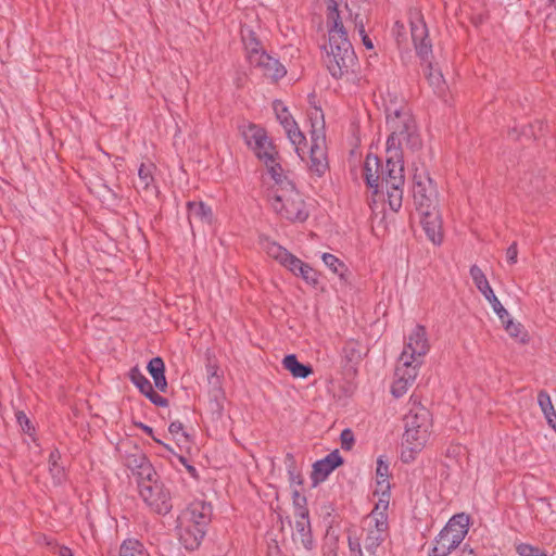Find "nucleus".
<instances>
[{
	"mask_svg": "<svg viewBox=\"0 0 556 556\" xmlns=\"http://www.w3.org/2000/svg\"><path fill=\"white\" fill-rule=\"evenodd\" d=\"M401 459L410 463L427 445L432 432V417L429 409L417 399L410 397L408 410L404 416Z\"/></svg>",
	"mask_w": 556,
	"mask_h": 556,
	"instance_id": "f257e3e1",
	"label": "nucleus"
},
{
	"mask_svg": "<svg viewBox=\"0 0 556 556\" xmlns=\"http://www.w3.org/2000/svg\"><path fill=\"white\" fill-rule=\"evenodd\" d=\"M387 124L391 131L387 140V161L402 162L404 149L416 151L421 147L415 119L407 108L389 109Z\"/></svg>",
	"mask_w": 556,
	"mask_h": 556,
	"instance_id": "f03ea898",
	"label": "nucleus"
},
{
	"mask_svg": "<svg viewBox=\"0 0 556 556\" xmlns=\"http://www.w3.org/2000/svg\"><path fill=\"white\" fill-rule=\"evenodd\" d=\"M325 62L333 78L353 83L358 79L359 64L350 41L328 42Z\"/></svg>",
	"mask_w": 556,
	"mask_h": 556,
	"instance_id": "7ed1b4c3",
	"label": "nucleus"
},
{
	"mask_svg": "<svg viewBox=\"0 0 556 556\" xmlns=\"http://www.w3.org/2000/svg\"><path fill=\"white\" fill-rule=\"evenodd\" d=\"M410 33L417 54L425 62H428L426 76L430 86L439 97H444L447 89L446 83L441 71L434 68L432 63L429 61L432 49L431 43L428 41V29L422 18L416 16V18L410 22Z\"/></svg>",
	"mask_w": 556,
	"mask_h": 556,
	"instance_id": "20e7f679",
	"label": "nucleus"
},
{
	"mask_svg": "<svg viewBox=\"0 0 556 556\" xmlns=\"http://www.w3.org/2000/svg\"><path fill=\"white\" fill-rule=\"evenodd\" d=\"M469 521V516L465 513L454 515L434 538L428 556H448L466 538Z\"/></svg>",
	"mask_w": 556,
	"mask_h": 556,
	"instance_id": "39448f33",
	"label": "nucleus"
},
{
	"mask_svg": "<svg viewBox=\"0 0 556 556\" xmlns=\"http://www.w3.org/2000/svg\"><path fill=\"white\" fill-rule=\"evenodd\" d=\"M268 198L274 211L288 220L304 222L308 216L305 203L293 184H287L285 188H273Z\"/></svg>",
	"mask_w": 556,
	"mask_h": 556,
	"instance_id": "423d86ee",
	"label": "nucleus"
},
{
	"mask_svg": "<svg viewBox=\"0 0 556 556\" xmlns=\"http://www.w3.org/2000/svg\"><path fill=\"white\" fill-rule=\"evenodd\" d=\"M262 250L280 265L292 271L296 276H301L307 283L316 285L318 281L317 273L300 258L288 252L283 247L268 238H261Z\"/></svg>",
	"mask_w": 556,
	"mask_h": 556,
	"instance_id": "0eeeda50",
	"label": "nucleus"
},
{
	"mask_svg": "<svg viewBox=\"0 0 556 556\" xmlns=\"http://www.w3.org/2000/svg\"><path fill=\"white\" fill-rule=\"evenodd\" d=\"M312 123V146L309 149V170L318 176H321L327 167V154H326V137L324 132V116L320 110L315 109L311 114Z\"/></svg>",
	"mask_w": 556,
	"mask_h": 556,
	"instance_id": "6e6552de",
	"label": "nucleus"
},
{
	"mask_svg": "<svg viewBox=\"0 0 556 556\" xmlns=\"http://www.w3.org/2000/svg\"><path fill=\"white\" fill-rule=\"evenodd\" d=\"M138 488L141 498L153 511L160 515L170 511L173 507L170 493L156 476L138 481Z\"/></svg>",
	"mask_w": 556,
	"mask_h": 556,
	"instance_id": "1a4fd4ad",
	"label": "nucleus"
},
{
	"mask_svg": "<svg viewBox=\"0 0 556 556\" xmlns=\"http://www.w3.org/2000/svg\"><path fill=\"white\" fill-rule=\"evenodd\" d=\"M404 167L402 162L387 161L380 188L387 191V201L393 212L400 211L403 202Z\"/></svg>",
	"mask_w": 556,
	"mask_h": 556,
	"instance_id": "9d476101",
	"label": "nucleus"
},
{
	"mask_svg": "<svg viewBox=\"0 0 556 556\" xmlns=\"http://www.w3.org/2000/svg\"><path fill=\"white\" fill-rule=\"evenodd\" d=\"M413 195L417 211L437 208L439 206L437 187L425 170H416L414 174Z\"/></svg>",
	"mask_w": 556,
	"mask_h": 556,
	"instance_id": "9b49d317",
	"label": "nucleus"
},
{
	"mask_svg": "<svg viewBox=\"0 0 556 556\" xmlns=\"http://www.w3.org/2000/svg\"><path fill=\"white\" fill-rule=\"evenodd\" d=\"M364 522V546L370 555L377 556L379 547L389 536L388 516L380 513L369 514Z\"/></svg>",
	"mask_w": 556,
	"mask_h": 556,
	"instance_id": "f8f14e48",
	"label": "nucleus"
},
{
	"mask_svg": "<svg viewBox=\"0 0 556 556\" xmlns=\"http://www.w3.org/2000/svg\"><path fill=\"white\" fill-rule=\"evenodd\" d=\"M430 344L424 326L416 325L407 337V342L400 357L407 356V363L421 366L424 357L429 352Z\"/></svg>",
	"mask_w": 556,
	"mask_h": 556,
	"instance_id": "ddd939ff",
	"label": "nucleus"
},
{
	"mask_svg": "<svg viewBox=\"0 0 556 556\" xmlns=\"http://www.w3.org/2000/svg\"><path fill=\"white\" fill-rule=\"evenodd\" d=\"M241 134L248 147L260 160L268 159L270 153H275L276 148L264 128L249 123L241 126Z\"/></svg>",
	"mask_w": 556,
	"mask_h": 556,
	"instance_id": "4468645a",
	"label": "nucleus"
},
{
	"mask_svg": "<svg viewBox=\"0 0 556 556\" xmlns=\"http://www.w3.org/2000/svg\"><path fill=\"white\" fill-rule=\"evenodd\" d=\"M419 367L416 364L407 363V356L399 357L395 368V378L391 387V393L395 397L403 396L414 383Z\"/></svg>",
	"mask_w": 556,
	"mask_h": 556,
	"instance_id": "2eb2a0df",
	"label": "nucleus"
},
{
	"mask_svg": "<svg viewBox=\"0 0 556 556\" xmlns=\"http://www.w3.org/2000/svg\"><path fill=\"white\" fill-rule=\"evenodd\" d=\"M469 274L477 289L490 303L494 313L498 316L502 323H505V317H508V312L495 295L482 269L478 265H472L469 269Z\"/></svg>",
	"mask_w": 556,
	"mask_h": 556,
	"instance_id": "dca6fc26",
	"label": "nucleus"
},
{
	"mask_svg": "<svg viewBox=\"0 0 556 556\" xmlns=\"http://www.w3.org/2000/svg\"><path fill=\"white\" fill-rule=\"evenodd\" d=\"M250 64L262 71L263 75L277 80L286 75L285 66L265 52H257L255 48L250 52Z\"/></svg>",
	"mask_w": 556,
	"mask_h": 556,
	"instance_id": "f3484780",
	"label": "nucleus"
},
{
	"mask_svg": "<svg viewBox=\"0 0 556 556\" xmlns=\"http://www.w3.org/2000/svg\"><path fill=\"white\" fill-rule=\"evenodd\" d=\"M187 525L192 523L206 529L212 518V506L202 500L191 502L178 517Z\"/></svg>",
	"mask_w": 556,
	"mask_h": 556,
	"instance_id": "a211bd4d",
	"label": "nucleus"
},
{
	"mask_svg": "<svg viewBox=\"0 0 556 556\" xmlns=\"http://www.w3.org/2000/svg\"><path fill=\"white\" fill-rule=\"evenodd\" d=\"M327 29L328 42L350 41L346 29L343 25L338 4L334 0H329L327 4Z\"/></svg>",
	"mask_w": 556,
	"mask_h": 556,
	"instance_id": "6ab92c4d",
	"label": "nucleus"
},
{
	"mask_svg": "<svg viewBox=\"0 0 556 556\" xmlns=\"http://www.w3.org/2000/svg\"><path fill=\"white\" fill-rule=\"evenodd\" d=\"M420 214V223L428 237L434 244H441L443 240L442 219L437 208L418 211Z\"/></svg>",
	"mask_w": 556,
	"mask_h": 556,
	"instance_id": "aec40b11",
	"label": "nucleus"
},
{
	"mask_svg": "<svg viewBox=\"0 0 556 556\" xmlns=\"http://www.w3.org/2000/svg\"><path fill=\"white\" fill-rule=\"evenodd\" d=\"M177 531L180 543L185 546L186 549L189 551L197 549L200 546L206 533V529H203L192 523L187 525L184 520L179 518Z\"/></svg>",
	"mask_w": 556,
	"mask_h": 556,
	"instance_id": "412c9836",
	"label": "nucleus"
},
{
	"mask_svg": "<svg viewBox=\"0 0 556 556\" xmlns=\"http://www.w3.org/2000/svg\"><path fill=\"white\" fill-rule=\"evenodd\" d=\"M125 464L138 477V481L156 476L146 455L137 448L125 457Z\"/></svg>",
	"mask_w": 556,
	"mask_h": 556,
	"instance_id": "4be33fe9",
	"label": "nucleus"
},
{
	"mask_svg": "<svg viewBox=\"0 0 556 556\" xmlns=\"http://www.w3.org/2000/svg\"><path fill=\"white\" fill-rule=\"evenodd\" d=\"M343 463L338 450L328 454L325 458L313 465L312 480L314 485L324 481L337 467Z\"/></svg>",
	"mask_w": 556,
	"mask_h": 556,
	"instance_id": "5701e85b",
	"label": "nucleus"
},
{
	"mask_svg": "<svg viewBox=\"0 0 556 556\" xmlns=\"http://www.w3.org/2000/svg\"><path fill=\"white\" fill-rule=\"evenodd\" d=\"M155 165L151 162L141 163L138 168V180L135 181V188L144 195H155L157 190L155 186L154 172Z\"/></svg>",
	"mask_w": 556,
	"mask_h": 556,
	"instance_id": "b1692460",
	"label": "nucleus"
},
{
	"mask_svg": "<svg viewBox=\"0 0 556 556\" xmlns=\"http://www.w3.org/2000/svg\"><path fill=\"white\" fill-rule=\"evenodd\" d=\"M383 172H386V166H380L379 159L370 154L367 155L364 163V178L367 186L374 189L375 193H377L382 186Z\"/></svg>",
	"mask_w": 556,
	"mask_h": 556,
	"instance_id": "393cba45",
	"label": "nucleus"
},
{
	"mask_svg": "<svg viewBox=\"0 0 556 556\" xmlns=\"http://www.w3.org/2000/svg\"><path fill=\"white\" fill-rule=\"evenodd\" d=\"M277 157L278 152L276 150L275 153H270L268 155V159L264 157L261 160L264 162L267 168V173L273 180V185L270 186L269 190L273 188H285L287 184H292L285 174V170L282 169L280 163L277 161Z\"/></svg>",
	"mask_w": 556,
	"mask_h": 556,
	"instance_id": "a878e982",
	"label": "nucleus"
},
{
	"mask_svg": "<svg viewBox=\"0 0 556 556\" xmlns=\"http://www.w3.org/2000/svg\"><path fill=\"white\" fill-rule=\"evenodd\" d=\"M292 539L295 544H301L303 548L309 551L313 548L314 542L311 532V522L308 516L296 517Z\"/></svg>",
	"mask_w": 556,
	"mask_h": 556,
	"instance_id": "bb28decb",
	"label": "nucleus"
},
{
	"mask_svg": "<svg viewBox=\"0 0 556 556\" xmlns=\"http://www.w3.org/2000/svg\"><path fill=\"white\" fill-rule=\"evenodd\" d=\"M188 219L191 226L194 223L211 224L212 210L203 202H188Z\"/></svg>",
	"mask_w": 556,
	"mask_h": 556,
	"instance_id": "cd10ccee",
	"label": "nucleus"
},
{
	"mask_svg": "<svg viewBox=\"0 0 556 556\" xmlns=\"http://www.w3.org/2000/svg\"><path fill=\"white\" fill-rule=\"evenodd\" d=\"M148 370L154 380L157 390L165 392L167 389V381L165 378V365L161 357L152 358L148 364Z\"/></svg>",
	"mask_w": 556,
	"mask_h": 556,
	"instance_id": "c85d7f7f",
	"label": "nucleus"
},
{
	"mask_svg": "<svg viewBox=\"0 0 556 556\" xmlns=\"http://www.w3.org/2000/svg\"><path fill=\"white\" fill-rule=\"evenodd\" d=\"M282 366L294 378H306L313 372L312 367L300 363L294 354L285 356Z\"/></svg>",
	"mask_w": 556,
	"mask_h": 556,
	"instance_id": "c756f323",
	"label": "nucleus"
},
{
	"mask_svg": "<svg viewBox=\"0 0 556 556\" xmlns=\"http://www.w3.org/2000/svg\"><path fill=\"white\" fill-rule=\"evenodd\" d=\"M389 478V465L382 459V457H379L377 460L376 468L377 493H380L381 495L384 496L390 491Z\"/></svg>",
	"mask_w": 556,
	"mask_h": 556,
	"instance_id": "7c9ffc66",
	"label": "nucleus"
},
{
	"mask_svg": "<svg viewBox=\"0 0 556 556\" xmlns=\"http://www.w3.org/2000/svg\"><path fill=\"white\" fill-rule=\"evenodd\" d=\"M539 405L551 427L556 430V412L554 409L551 396L545 391H540L538 394Z\"/></svg>",
	"mask_w": 556,
	"mask_h": 556,
	"instance_id": "2f4dec72",
	"label": "nucleus"
},
{
	"mask_svg": "<svg viewBox=\"0 0 556 556\" xmlns=\"http://www.w3.org/2000/svg\"><path fill=\"white\" fill-rule=\"evenodd\" d=\"M119 556H150V554L141 542L135 539H128L122 543Z\"/></svg>",
	"mask_w": 556,
	"mask_h": 556,
	"instance_id": "473e14b6",
	"label": "nucleus"
},
{
	"mask_svg": "<svg viewBox=\"0 0 556 556\" xmlns=\"http://www.w3.org/2000/svg\"><path fill=\"white\" fill-rule=\"evenodd\" d=\"M276 117L283 129H291L296 125V122L290 114L288 108L281 101H275L273 104Z\"/></svg>",
	"mask_w": 556,
	"mask_h": 556,
	"instance_id": "72a5a7b5",
	"label": "nucleus"
},
{
	"mask_svg": "<svg viewBox=\"0 0 556 556\" xmlns=\"http://www.w3.org/2000/svg\"><path fill=\"white\" fill-rule=\"evenodd\" d=\"M288 139L294 146L295 152L303 160L304 159V147H305V137L303 132L300 130L298 124L291 129L285 130Z\"/></svg>",
	"mask_w": 556,
	"mask_h": 556,
	"instance_id": "f704fd0d",
	"label": "nucleus"
},
{
	"mask_svg": "<svg viewBox=\"0 0 556 556\" xmlns=\"http://www.w3.org/2000/svg\"><path fill=\"white\" fill-rule=\"evenodd\" d=\"M321 260H323L324 264L333 274L338 275L340 278H344V275L346 273V266L336 255L330 254V253H323Z\"/></svg>",
	"mask_w": 556,
	"mask_h": 556,
	"instance_id": "c9c22d12",
	"label": "nucleus"
},
{
	"mask_svg": "<svg viewBox=\"0 0 556 556\" xmlns=\"http://www.w3.org/2000/svg\"><path fill=\"white\" fill-rule=\"evenodd\" d=\"M507 333L521 343L528 341L527 333L523 331L522 326L519 323H515L513 319L505 317V323H502Z\"/></svg>",
	"mask_w": 556,
	"mask_h": 556,
	"instance_id": "e433bc0d",
	"label": "nucleus"
},
{
	"mask_svg": "<svg viewBox=\"0 0 556 556\" xmlns=\"http://www.w3.org/2000/svg\"><path fill=\"white\" fill-rule=\"evenodd\" d=\"M129 378L142 394H146L148 391H151V382L146 378V376L141 372V370L138 367H134L130 369Z\"/></svg>",
	"mask_w": 556,
	"mask_h": 556,
	"instance_id": "4c0bfd02",
	"label": "nucleus"
},
{
	"mask_svg": "<svg viewBox=\"0 0 556 556\" xmlns=\"http://www.w3.org/2000/svg\"><path fill=\"white\" fill-rule=\"evenodd\" d=\"M60 453L55 450L52 451L49 457V471L55 483L62 482L64 479V469L59 466Z\"/></svg>",
	"mask_w": 556,
	"mask_h": 556,
	"instance_id": "58836bf2",
	"label": "nucleus"
},
{
	"mask_svg": "<svg viewBox=\"0 0 556 556\" xmlns=\"http://www.w3.org/2000/svg\"><path fill=\"white\" fill-rule=\"evenodd\" d=\"M343 354L350 362L357 361L362 354V348L357 342L349 341L343 348Z\"/></svg>",
	"mask_w": 556,
	"mask_h": 556,
	"instance_id": "ea45409f",
	"label": "nucleus"
},
{
	"mask_svg": "<svg viewBox=\"0 0 556 556\" xmlns=\"http://www.w3.org/2000/svg\"><path fill=\"white\" fill-rule=\"evenodd\" d=\"M293 505H294L296 517H301L302 511H303L304 516H308V510L305 507L306 498L299 491L293 492Z\"/></svg>",
	"mask_w": 556,
	"mask_h": 556,
	"instance_id": "a19ab883",
	"label": "nucleus"
},
{
	"mask_svg": "<svg viewBox=\"0 0 556 556\" xmlns=\"http://www.w3.org/2000/svg\"><path fill=\"white\" fill-rule=\"evenodd\" d=\"M243 42L247 49L248 60L250 61V52L255 48L257 52H264L260 46V42L255 39L252 33L249 36H243Z\"/></svg>",
	"mask_w": 556,
	"mask_h": 556,
	"instance_id": "79ce46f5",
	"label": "nucleus"
},
{
	"mask_svg": "<svg viewBox=\"0 0 556 556\" xmlns=\"http://www.w3.org/2000/svg\"><path fill=\"white\" fill-rule=\"evenodd\" d=\"M153 404L156 406L165 407L168 405V401L156 393L153 388L144 394Z\"/></svg>",
	"mask_w": 556,
	"mask_h": 556,
	"instance_id": "37998d69",
	"label": "nucleus"
},
{
	"mask_svg": "<svg viewBox=\"0 0 556 556\" xmlns=\"http://www.w3.org/2000/svg\"><path fill=\"white\" fill-rule=\"evenodd\" d=\"M517 553L520 556H538L540 554L539 548L530 545V544H519L517 547Z\"/></svg>",
	"mask_w": 556,
	"mask_h": 556,
	"instance_id": "c03bdc74",
	"label": "nucleus"
},
{
	"mask_svg": "<svg viewBox=\"0 0 556 556\" xmlns=\"http://www.w3.org/2000/svg\"><path fill=\"white\" fill-rule=\"evenodd\" d=\"M354 443V435L350 429H345L341 432V446L344 450H351Z\"/></svg>",
	"mask_w": 556,
	"mask_h": 556,
	"instance_id": "a18cd8bd",
	"label": "nucleus"
},
{
	"mask_svg": "<svg viewBox=\"0 0 556 556\" xmlns=\"http://www.w3.org/2000/svg\"><path fill=\"white\" fill-rule=\"evenodd\" d=\"M389 506V492L383 496L381 495V498L376 504L375 508L371 510L370 514L380 513L382 516H387L386 510Z\"/></svg>",
	"mask_w": 556,
	"mask_h": 556,
	"instance_id": "49530a36",
	"label": "nucleus"
},
{
	"mask_svg": "<svg viewBox=\"0 0 556 556\" xmlns=\"http://www.w3.org/2000/svg\"><path fill=\"white\" fill-rule=\"evenodd\" d=\"M517 257H518V249H517V243L516 242H513L506 250V261L509 263V264H516L517 263Z\"/></svg>",
	"mask_w": 556,
	"mask_h": 556,
	"instance_id": "de8ad7c7",
	"label": "nucleus"
},
{
	"mask_svg": "<svg viewBox=\"0 0 556 556\" xmlns=\"http://www.w3.org/2000/svg\"><path fill=\"white\" fill-rule=\"evenodd\" d=\"M208 382L215 388H219L220 381L217 375V368L215 366L210 365L207 367Z\"/></svg>",
	"mask_w": 556,
	"mask_h": 556,
	"instance_id": "09e8293b",
	"label": "nucleus"
},
{
	"mask_svg": "<svg viewBox=\"0 0 556 556\" xmlns=\"http://www.w3.org/2000/svg\"><path fill=\"white\" fill-rule=\"evenodd\" d=\"M349 547H350V552H351L350 556H363L361 544H359V541L357 538H355V539H352L351 536L349 538Z\"/></svg>",
	"mask_w": 556,
	"mask_h": 556,
	"instance_id": "8fccbe9b",
	"label": "nucleus"
},
{
	"mask_svg": "<svg viewBox=\"0 0 556 556\" xmlns=\"http://www.w3.org/2000/svg\"><path fill=\"white\" fill-rule=\"evenodd\" d=\"M16 418L23 431L29 432L31 430L30 421L23 412H17Z\"/></svg>",
	"mask_w": 556,
	"mask_h": 556,
	"instance_id": "3c124183",
	"label": "nucleus"
},
{
	"mask_svg": "<svg viewBox=\"0 0 556 556\" xmlns=\"http://www.w3.org/2000/svg\"><path fill=\"white\" fill-rule=\"evenodd\" d=\"M168 431L174 437L181 434L182 437L187 438L186 433L184 432V426L180 421H173L168 427Z\"/></svg>",
	"mask_w": 556,
	"mask_h": 556,
	"instance_id": "603ef678",
	"label": "nucleus"
},
{
	"mask_svg": "<svg viewBox=\"0 0 556 556\" xmlns=\"http://www.w3.org/2000/svg\"><path fill=\"white\" fill-rule=\"evenodd\" d=\"M290 475V481L292 484L301 485L303 483L302 477L300 473H296L294 471H289Z\"/></svg>",
	"mask_w": 556,
	"mask_h": 556,
	"instance_id": "864d4df0",
	"label": "nucleus"
},
{
	"mask_svg": "<svg viewBox=\"0 0 556 556\" xmlns=\"http://www.w3.org/2000/svg\"><path fill=\"white\" fill-rule=\"evenodd\" d=\"M139 427L149 435H151L153 438V440L160 444H162V442L160 440H157L156 438L153 437V430L151 427L149 426H146L143 424H139Z\"/></svg>",
	"mask_w": 556,
	"mask_h": 556,
	"instance_id": "5fc2aeb1",
	"label": "nucleus"
},
{
	"mask_svg": "<svg viewBox=\"0 0 556 556\" xmlns=\"http://www.w3.org/2000/svg\"><path fill=\"white\" fill-rule=\"evenodd\" d=\"M361 37H362L363 45H364L367 49H372V48H374L372 41H371V40H370V38L367 36V34L362 35Z\"/></svg>",
	"mask_w": 556,
	"mask_h": 556,
	"instance_id": "6e6d98bb",
	"label": "nucleus"
},
{
	"mask_svg": "<svg viewBox=\"0 0 556 556\" xmlns=\"http://www.w3.org/2000/svg\"><path fill=\"white\" fill-rule=\"evenodd\" d=\"M355 27H356V29H357V31H358L359 36H362V35H365V34H366V31H365V26H364V23H363V21H362V20H361V21H356V23H355Z\"/></svg>",
	"mask_w": 556,
	"mask_h": 556,
	"instance_id": "4d7b16f0",
	"label": "nucleus"
},
{
	"mask_svg": "<svg viewBox=\"0 0 556 556\" xmlns=\"http://www.w3.org/2000/svg\"><path fill=\"white\" fill-rule=\"evenodd\" d=\"M59 556H73L72 551L65 546L59 547Z\"/></svg>",
	"mask_w": 556,
	"mask_h": 556,
	"instance_id": "13d9d810",
	"label": "nucleus"
},
{
	"mask_svg": "<svg viewBox=\"0 0 556 556\" xmlns=\"http://www.w3.org/2000/svg\"><path fill=\"white\" fill-rule=\"evenodd\" d=\"M459 556H476L475 552L471 548H467L466 546L462 549V554Z\"/></svg>",
	"mask_w": 556,
	"mask_h": 556,
	"instance_id": "bf43d9fd",
	"label": "nucleus"
},
{
	"mask_svg": "<svg viewBox=\"0 0 556 556\" xmlns=\"http://www.w3.org/2000/svg\"><path fill=\"white\" fill-rule=\"evenodd\" d=\"M394 27H395V29L397 30V33H400V31H401V29H403V28H404L403 24H401V23H399V22H396V23H395V26H394Z\"/></svg>",
	"mask_w": 556,
	"mask_h": 556,
	"instance_id": "052dcab7",
	"label": "nucleus"
},
{
	"mask_svg": "<svg viewBox=\"0 0 556 556\" xmlns=\"http://www.w3.org/2000/svg\"><path fill=\"white\" fill-rule=\"evenodd\" d=\"M538 556H547L545 553H540Z\"/></svg>",
	"mask_w": 556,
	"mask_h": 556,
	"instance_id": "680f3d73",
	"label": "nucleus"
}]
</instances>
